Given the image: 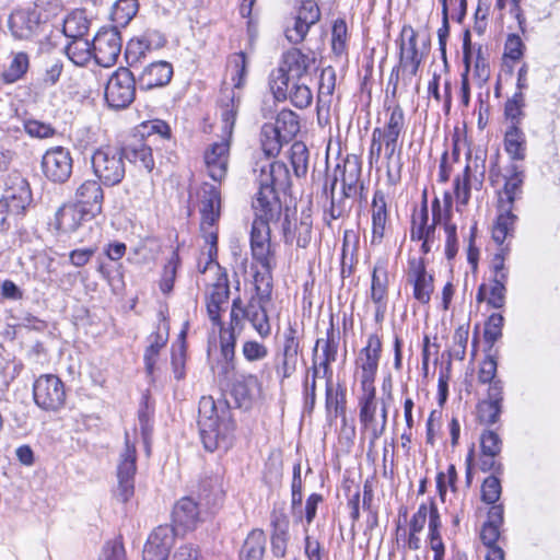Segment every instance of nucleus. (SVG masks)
Returning <instances> with one entry per match:
<instances>
[{"instance_id":"obj_40","label":"nucleus","mask_w":560,"mask_h":560,"mask_svg":"<svg viewBox=\"0 0 560 560\" xmlns=\"http://www.w3.org/2000/svg\"><path fill=\"white\" fill-rule=\"evenodd\" d=\"M139 10L138 0H117L112 5L110 19L114 23L113 27H126L136 16Z\"/></svg>"},{"instance_id":"obj_60","label":"nucleus","mask_w":560,"mask_h":560,"mask_svg":"<svg viewBox=\"0 0 560 560\" xmlns=\"http://www.w3.org/2000/svg\"><path fill=\"white\" fill-rule=\"evenodd\" d=\"M23 126L25 132L32 138L47 139L56 135V129L50 124L36 119H25Z\"/></svg>"},{"instance_id":"obj_48","label":"nucleus","mask_w":560,"mask_h":560,"mask_svg":"<svg viewBox=\"0 0 560 560\" xmlns=\"http://www.w3.org/2000/svg\"><path fill=\"white\" fill-rule=\"evenodd\" d=\"M261 148L266 155H277L283 143H287L279 131L272 126V124H265L260 132Z\"/></svg>"},{"instance_id":"obj_35","label":"nucleus","mask_w":560,"mask_h":560,"mask_svg":"<svg viewBox=\"0 0 560 560\" xmlns=\"http://www.w3.org/2000/svg\"><path fill=\"white\" fill-rule=\"evenodd\" d=\"M503 143L512 163L525 160L527 141L524 131L518 126H509L504 133Z\"/></svg>"},{"instance_id":"obj_42","label":"nucleus","mask_w":560,"mask_h":560,"mask_svg":"<svg viewBox=\"0 0 560 560\" xmlns=\"http://www.w3.org/2000/svg\"><path fill=\"white\" fill-rule=\"evenodd\" d=\"M89 28L90 21L83 11L75 10L63 19L62 32L70 39L83 38L88 34Z\"/></svg>"},{"instance_id":"obj_1","label":"nucleus","mask_w":560,"mask_h":560,"mask_svg":"<svg viewBox=\"0 0 560 560\" xmlns=\"http://www.w3.org/2000/svg\"><path fill=\"white\" fill-rule=\"evenodd\" d=\"M257 183L259 189L253 200L256 218L250 229V250L255 261L262 260L268 265V259H275L269 222L279 220L281 215L278 191H284L290 186L289 170L283 162H269L260 167Z\"/></svg>"},{"instance_id":"obj_58","label":"nucleus","mask_w":560,"mask_h":560,"mask_svg":"<svg viewBox=\"0 0 560 560\" xmlns=\"http://www.w3.org/2000/svg\"><path fill=\"white\" fill-rule=\"evenodd\" d=\"M478 419L481 423L492 425L500 419L502 405L494 401L482 400L477 406Z\"/></svg>"},{"instance_id":"obj_4","label":"nucleus","mask_w":560,"mask_h":560,"mask_svg":"<svg viewBox=\"0 0 560 560\" xmlns=\"http://www.w3.org/2000/svg\"><path fill=\"white\" fill-rule=\"evenodd\" d=\"M315 58L303 54L298 48H292L282 55L279 67L269 78L270 89L278 101H285L290 81L300 80L305 75Z\"/></svg>"},{"instance_id":"obj_55","label":"nucleus","mask_w":560,"mask_h":560,"mask_svg":"<svg viewBox=\"0 0 560 560\" xmlns=\"http://www.w3.org/2000/svg\"><path fill=\"white\" fill-rule=\"evenodd\" d=\"M387 110L389 112V117L385 126L381 128V132L383 135L400 137V135L405 131L406 126L404 110L399 105L388 107Z\"/></svg>"},{"instance_id":"obj_37","label":"nucleus","mask_w":560,"mask_h":560,"mask_svg":"<svg viewBox=\"0 0 560 560\" xmlns=\"http://www.w3.org/2000/svg\"><path fill=\"white\" fill-rule=\"evenodd\" d=\"M267 538L262 529L255 528L246 537L240 551V560H262Z\"/></svg>"},{"instance_id":"obj_17","label":"nucleus","mask_w":560,"mask_h":560,"mask_svg":"<svg viewBox=\"0 0 560 560\" xmlns=\"http://www.w3.org/2000/svg\"><path fill=\"white\" fill-rule=\"evenodd\" d=\"M230 299V285L226 273L218 277L217 282L213 283L209 295L206 299L207 314L212 325L223 329V322L221 319V312L224 311Z\"/></svg>"},{"instance_id":"obj_33","label":"nucleus","mask_w":560,"mask_h":560,"mask_svg":"<svg viewBox=\"0 0 560 560\" xmlns=\"http://www.w3.org/2000/svg\"><path fill=\"white\" fill-rule=\"evenodd\" d=\"M240 102V96H236L233 90L223 93V97L220 101V116L224 138L229 139L232 136Z\"/></svg>"},{"instance_id":"obj_51","label":"nucleus","mask_w":560,"mask_h":560,"mask_svg":"<svg viewBox=\"0 0 560 560\" xmlns=\"http://www.w3.org/2000/svg\"><path fill=\"white\" fill-rule=\"evenodd\" d=\"M336 86V72L332 67H327L322 70L318 83V104L329 105L331 96Z\"/></svg>"},{"instance_id":"obj_63","label":"nucleus","mask_w":560,"mask_h":560,"mask_svg":"<svg viewBox=\"0 0 560 560\" xmlns=\"http://www.w3.org/2000/svg\"><path fill=\"white\" fill-rule=\"evenodd\" d=\"M506 283L508 281L491 279V287L487 304L493 308H503L506 300Z\"/></svg>"},{"instance_id":"obj_57","label":"nucleus","mask_w":560,"mask_h":560,"mask_svg":"<svg viewBox=\"0 0 560 560\" xmlns=\"http://www.w3.org/2000/svg\"><path fill=\"white\" fill-rule=\"evenodd\" d=\"M502 493L501 482L498 476L487 477L481 485V500L487 504L497 505Z\"/></svg>"},{"instance_id":"obj_22","label":"nucleus","mask_w":560,"mask_h":560,"mask_svg":"<svg viewBox=\"0 0 560 560\" xmlns=\"http://www.w3.org/2000/svg\"><path fill=\"white\" fill-rule=\"evenodd\" d=\"M104 191L98 179L84 180L75 190V202L85 208L89 219L102 213Z\"/></svg>"},{"instance_id":"obj_45","label":"nucleus","mask_w":560,"mask_h":560,"mask_svg":"<svg viewBox=\"0 0 560 560\" xmlns=\"http://www.w3.org/2000/svg\"><path fill=\"white\" fill-rule=\"evenodd\" d=\"M388 273L385 266L376 264L372 272L371 300L374 303L387 302Z\"/></svg>"},{"instance_id":"obj_15","label":"nucleus","mask_w":560,"mask_h":560,"mask_svg":"<svg viewBox=\"0 0 560 560\" xmlns=\"http://www.w3.org/2000/svg\"><path fill=\"white\" fill-rule=\"evenodd\" d=\"M408 278L413 285V298L422 304H428L434 291V278L427 272L422 258L408 260Z\"/></svg>"},{"instance_id":"obj_34","label":"nucleus","mask_w":560,"mask_h":560,"mask_svg":"<svg viewBox=\"0 0 560 560\" xmlns=\"http://www.w3.org/2000/svg\"><path fill=\"white\" fill-rule=\"evenodd\" d=\"M260 266V270L254 273V285L256 294L252 298L260 301H271L272 294V270L276 266L275 259H268V265L262 260L256 261Z\"/></svg>"},{"instance_id":"obj_10","label":"nucleus","mask_w":560,"mask_h":560,"mask_svg":"<svg viewBox=\"0 0 560 560\" xmlns=\"http://www.w3.org/2000/svg\"><path fill=\"white\" fill-rule=\"evenodd\" d=\"M300 353L301 346L298 329L295 325L290 324L283 334V342L276 353L275 370L280 383L295 373Z\"/></svg>"},{"instance_id":"obj_61","label":"nucleus","mask_w":560,"mask_h":560,"mask_svg":"<svg viewBox=\"0 0 560 560\" xmlns=\"http://www.w3.org/2000/svg\"><path fill=\"white\" fill-rule=\"evenodd\" d=\"M502 440L492 430H485L480 435V448L482 455L498 456L502 451Z\"/></svg>"},{"instance_id":"obj_41","label":"nucleus","mask_w":560,"mask_h":560,"mask_svg":"<svg viewBox=\"0 0 560 560\" xmlns=\"http://www.w3.org/2000/svg\"><path fill=\"white\" fill-rule=\"evenodd\" d=\"M120 149L125 153V159L129 160V162L145 168L148 172L153 170L154 160L152 150L148 144L138 141L133 144Z\"/></svg>"},{"instance_id":"obj_7","label":"nucleus","mask_w":560,"mask_h":560,"mask_svg":"<svg viewBox=\"0 0 560 560\" xmlns=\"http://www.w3.org/2000/svg\"><path fill=\"white\" fill-rule=\"evenodd\" d=\"M136 96L135 74L128 68H118L108 79L105 100L109 107L121 109L128 107Z\"/></svg>"},{"instance_id":"obj_14","label":"nucleus","mask_w":560,"mask_h":560,"mask_svg":"<svg viewBox=\"0 0 560 560\" xmlns=\"http://www.w3.org/2000/svg\"><path fill=\"white\" fill-rule=\"evenodd\" d=\"M175 529L171 525H160L149 535L143 548V560H167L175 542Z\"/></svg>"},{"instance_id":"obj_2","label":"nucleus","mask_w":560,"mask_h":560,"mask_svg":"<svg viewBox=\"0 0 560 560\" xmlns=\"http://www.w3.org/2000/svg\"><path fill=\"white\" fill-rule=\"evenodd\" d=\"M198 427L200 439L209 452L228 451L232 445L235 423L226 401H214L211 396H203L199 401Z\"/></svg>"},{"instance_id":"obj_32","label":"nucleus","mask_w":560,"mask_h":560,"mask_svg":"<svg viewBox=\"0 0 560 560\" xmlns=\"http://www.w3.org/2000/svg\"><path fill=\"white\" fill-rule=\"evenodd\" d=\"M387 209L385 196L376 190L372 200V244H380L385 234Z\"/></svg>"},{"instance_id":"obj_49","label":"nucleus","mask_w":560,"mask_h":560,"mask_svg":"<svg viewBox=\"0 0 560 560\" xmlns=\"http://www.w3.org/2000/svg\"><path fill=\"white\" fill-rule=\"evenodd\" d=\"M310 152L302 141H295L290 149V161L296 177H304L308 171Z\"/></svg>"},{"instance_id":"obj_6","label":"nucleus","mask_w":560,"mask_h":560,"mask_svg":"<svg viewBox=\"0 0 560 560\" xmlns=\"http://www.w3.org/2000/svg\"><path fill=\"white\" fill-rule=\"evenodd\" d=\"M137 474V448L135 442L125 433V444L119 453L116 476L117 489L116 498L121 502H127L135 493V477Z\"/></svg>"},{"instance_id":"obj_52","label":"nucleus","mask_w":560,"mask_h":560,"mask_svg":"<svg viewBox=\"0 0 560 560\" xmlns=\"http://www.w3.org/2000/svg\"><path fill=\"white\" fill-rule=\"evenodd\" d=\"M348 49V27L343 19H337L331 27V50L336 56H342Z\"/></svg>"},{"instance_id":"obj_23","label":"nucleus","mask_w":560,"mask_h":560,"mask_svg":"<svg viewBox=\"0 0 560 560\" xmlns=\"http://www.w3.org/2000/svg\"><path fill=\"white\" fill-rule=\"evenodd\" d=\"M503 177L504 185L502 190L499 191L498 205L514 208V202L520 200L523 195L525 171L521 165L510 163Z\"/></svg>"},{"instance_id":"obj_36","label":"nucleus","mask_w":560,"mask_h":560,"mask_svg":"<svg viewBox=\"0 0 560 560\" xmlns=\"http://www.w3.org/2000/svg\"><path fill=\"white\" fill-rule=\"evenodd\" d=\"M325 406L329 418H341L346 423L347 398L346 387L338 384L335 388L332 384L326 385Z\"/></svg>"},{"instance_id":"obj_27","label":"nucleus","mask_w":560,"mask_h":560,"mask_svg":"<svg viewBox=\"0 0 560 560\" xmlns=\"http://www.w3.org/2000/svg\"><path fill=\"white\" fill-rule=\"evenodd\" d=\"M173 77V67L167 61H154L148 65L139 74L138 83L143 90L167 85Z\"/></svg>"},{"instance_id":"obj_13","label":"nucleus","mask_w":560,"mask_h":560,"mask_svg":"<svg viewBox=\"0 0 560 560\" xmlns=\"http://www.w3.org/2000/svg\"><path fill=\"white\" fill-rule=\"evenodd\" d=\"M44 175L54 183H65L72 173V158L68 149L55 147L46 151L42 159Z\"/></svg>"},{"instance_id":"obj_16","label":"nucleus","mask_w":560,"mask_h":560,"mask_svg":"<svg viewBox=\"0 0 560 560\" xmlns=\"http://www.w3.org/2000/svg\"><path fill=\"white\" fill-rule=\"evenodd\" d=\"M362 162L357 155H347L342 165L338 164L335 175L341 182L342 195L345 197H355L363 188L361 182Z\"/></svg>"},{"instance_id":"obj_8","label":"nucleus","mask_w":560,"mask_h":560,"mask_svg":"<svg viewBox=\"0 0 560 560\" xmlns=\"http://www.w3.org/2000/svg\"><path fill=\"white\" fill-rule=\"evenodd\" d=\"M418 34L411 25H404L400 33L399 43V66L394 68L390 73V81H398V72L409 80L415 77L422 62V55L418 50Z\"/></svg>"},{"instance_id":"obj_62","label":"nucleus","mask_w":560,"mask_h":560,"mask_svg":"<svg viewBox=\"0 0 560 560\" xmlns=\"http://www.w3.org/2000/svg\"><path fill=\"white\" fill-rule=\"evenodd\" d=\"M503 323L504 317L499 313L491 314L486 322L483 338L490 346L501 338Z\"/></svg>"},{"instance_id":"obj_29","label":"nucleus","mask_w":560,"mask_h":560,"mask_svg":"<svg viewBox=\"0 0 560 560\" xmlns=\"http://www.w3.org/2000/svg\"><path fill=\"white\" fill-rule=\"evenodd\" d=\"M89 218L84 207L77 203L63 205L55 215L56 229L62 233H72Z\"/></svg>"},{"instance_id":"obj_11","label":"nucleus","mask_w":560,"mask_h":560,"mask_svg":"<svg viewBox=\"0 0 560 560\" xmlns=\"http://www.w3.org/2000/svg\"><path fill=\"white\" fill-rule=\"evenodd\" d=\"M121 37L117 27L103 28L92 40L93 59L104 68L116 63L121 51Z\"/></svg>"},{"instance_id":"obj_25","label":"nucleus","mask_w":560,"mask_h":560,"mask_svg":"<svg viewBox=\"0 0 560 560\" xmlns=\"http://www.w3.org/2000/svg\"><path fill=\"white\" fill-rule=\"evenodd\" d=\"M221 196L218 187L205 184L200 199L201 230L213 228L220 218Z\"/></svg>"},{"instance_id":"obj_26","label":"nucleus","mask_w":560,"mask_h":560,"mask_svg":"<svg viewBox=\"0 0 560 560\" xmlns=\"http://www.w3.org/2000/svg\"><path fill=\"white\" fill-rule=\"evenodd\" d=\"M504 522V506L503 504L492 505L487 515V521L483 523L480 529V539L482 544L488 548V552L493 549H502L497 545L500 535L501 527Z\"/></svg>"},{"instance_id":"obj_43","label":"nucleus","mask_w":560,"mask_h":560,"mask_svg":"<svg viewBox=\"0 0 560 560\" xmlns=\"http://www.w3.org/2000/svg\"><path fill=\"white\" fill-rule=\"evenodd\" d=\"M272 126L279 131L285 142L292 140L300 131L299 116L291 109H282Z\"/></svg>"},{"instance_id":"obj_47","label":"nucleus","mask_w":560,"mask_h":560,"mask_svg":"<svg viewBox=\"0 0 560 560\" xmlns=\"http://www.w3.org/2000/svg\"><path fill=\"white\" fill-rule=\"evenodd\" d=\"M337 183H338V176L334 175L330 184L329 185L326 184L324 187V192L326 194L327 197L330 198V206L325 211V214L328 215L330 220H337V219L341 218L349 209L347 206V202H346V200L349 197H345L342 194H341V197L338 199L335 197V189H336Z\"/></svg>"},{"instance_id":"obj_59","label":"nucleus","mask_w":560,"mask_h":560,"mask_svg":"<svg viewBox=\"0 0 560 560\" xmlns=\"http://www.w3.org/2000/svg\"><path fill=\"white\" fill-rule=\"evenodd\" d=\"M298 108H306L313 102V93L306 84L293 83L290 92L288 91L287 98Z\"/></svg>"},{"instance_id":"obj_3","label":"nucleus","mask_w":560,"mask_h":560,"mask_svg":"<svg viewBox=\"0 0 560 560\" xmlns=\"http://www.w3.org/2000/svg\"><path fill=\"white\" fill-rule=\"evenodd\" d=\"M60 7L55 1L37 0L32 5L18 8L8 18V26L16 39H32L42 34Z\"/></svg>"},{"instance_id":"obj_20","label":"nucleus","mask_w":560,"mask_h":560,"mask_svg":"<svg viewBox=\"0 0 560 560\" xmlns=\"http://www.w3.org/2000/svg\"><path fill=\"white\" fill-rule=\"evenodd\" d=\"M382 352V341L376 334L370 335L366 346L360 352L361 361V385L363 390L368 386H374V378L378 368V361Z\"/></svg>"},{"instance_id":"obj_28","label":"nucleus","mask_w":560,"mask_h":560,"mask_svg":"<svg viewBox=\"0 0 560 560\" xmlns=\"http://www.w3.org/2000/svg\"><path fill=\"white\" fill-rule=\"evenodd\" d=\"M172 518L175 526L194 529L200 521L199 504L191 497L182 498L173 508Z\"/></svg>"},{"instance_id":"obj_30","label":"nucleus","mask_w":560,"mask_h":560,"mask_svg":"<svg viewBox=\"0 0 560 560\" xmlns=\"http://www.w3.org/2000/svg\"><path fill=\"white\" fill-rule=\"evenodd\" d=\"M269 302L250 298L247 303V320L262 339L268 338L271 334V325L266 310Z\"/></svg>"},{"instance_id":"obj_21","label":"nucleus","mask_w":560,"mask_h":560,"mask_svg":"<svg viewBox=\"0 0 560 560\" xmlns=\"http://www.w3.org/2000/svg\"><path fill=\"white\" fill-rule=\"evenodd\" d=\"M313 220L310 213L302 212L299 220L293 222L285 214L282 222V234L285 244L294 242L301 248H306L312 240Z\"/></svg>"},{"instance_id":"obj_19","label":"nucleus","mask_w":560,"mask_h":560,"mask_svg":"<svg viewBox=\"0 0 560 560\" xmlns=\"http://www.w3.org/2000/svg\"><path fill=\"white\" fill-rule=\"evenodd\" d=\"M230 156V141L223 138L220 142L212 143L203 154L208 175L214 182H221L226 176Z\"/></svg>"},{"instance_id":"obj_46","label":"nucleus","mask_w":560,"mask_h":560,"mask_svg":"<svg viewBox=\"0 0 560 560\" xmlns=\"http://www.w3.org/2000/svg\"><path fill=\"white\" fill-rule=\"evenodd\" d=\"M28 67V55L20 51L13 56L9 67L2 72V80L9 84L15 83L25 75Z\"/></svg>"},{"instance_id":"obj_18","label":"nucleus","mask_w":560,"mask_h":560,"mask_svg":"<svg viewBox=\"0 0 560 560\" xmlns=\"http://www.w3.org/2000/svg\"><path fill=\"white\" fill-rule=\"evenodd\" d=\"M0 200L26 213L32 202V192L28 182L18 172L11 173L4 180V191Z\"/></svg>"},{"instance_id":"obj_5","label":"nucleus","mask_w":560,"mask_h":560,"mask_svg":"<svg viewBox=\"0 0 560 560\" xmlns=\"http://www.w3.org/2000/svg\"><path fill=\"white\" fill-rule=\"evenodd\" d=\"M91 162L95 176L105 186H116L125 177V153L120 148L102 147L94 151Z\"/></svg>"},{"instance_id":"obj_39","label":"nucleus","mask_w":560,"mask_h":560,"mask_svg":"<svg viewBox=\"0 0 560 560\" xmlns=\"http://www.w3.org/2000/svg\"><path fill=\"white\" fill-rule=\"evenodd\" d=\"M65 51L75 66H86L93 58V47L86 38H72L67 46Z\"/></svg>"},{"instance_id":"obj_44","label":"nucleus","mask_w":560,"mask_h":560,"mask_svg":"<svg viewBox=\"0 0 560 560\" xmlns=\"http://www.w3.org/2000/svg\"><path fill=\"white\" fill-rule=\"evenodd\" d=\"M360 406V422L365 427L372 428L375 422L376 415V389L374 386H368V389L364 390V395L359 400Z\"/></svg>"},{"instance_id":"obj_50","label":"nucleus","mask_w":560,"mask_h":560,"mask_svg":"<svg viewBox=\"0 0 560 560\" xmlns=\"http://www.w3.org/2000/svg\"><path fill=\"white\" fill-rule=\"evenodd\" d=\"M525 95L521 91H516L511 98L505 102L504 117L511 121L510 126H518L525 116Z\"/></svg>"},{"instance_id":"obj_31","label":"nucleus","mask_w":560,"mask_h":560,"mask_svg":"<svg viewBox=\"0 0 560 560\" xmlns=\"http://www.w3.org/2000/svg\"><path fill=\"white\" fill-rule=\"evenodd\" d=\"M498 210L499 214L492 228V240L502 245L506 238L514 236L517 215L513 213L511 206L498 205Z\"/></svg>"},{"instance_id":"obj_56","label":"nucleus","mask_w":560,"mask_h":560,"mask_svg":"<svg viewBox=\"0 0 560 560\" xmlns=\"http://www.w3.org/2000/svg\"><path fill=\"white\" fill-rule=\"evenodd\" d=\"M24 215L25 213L19 210V207L0 200V232L7 233L11 228L16 226Z\"/></svg>"},{"instance_id":"obj_24","label":"nucleus","mask_w":560,"mask_h":560,"mask_svg":"<svg viewBox=\"0 0 560 560\" xmlns=\"http://www.w3.org/2000/svg\"><path fill=\"white\" fill-rule=\"evenodd\" d=\"M374 129L381 133L380 140L382 142V147H384L385 150L388 182L395 185L400 180L402 170L401 150L398 149L399 137L383 135L381 132V127H376Z\"/></svg>"},{"instance_id":"obj_54","label":"nucleus","mask_w":560,"mask_h":560,"mask_svg":"<svg viewBox=\"0 0 560 560\" xmlns=\"http://www.w3.org/2000/svg\"><path fill=\"white\" fill-rule=\"evenodd\" d=\"M179 265V254L178 250L175 249L172 252L171 257L168 258L166 265L164 266L162 278L160 281V289L164 294H168L172 292L176 279L177 268Z\"/></svg>"},{"instance_id":"obj_38","label":"nucleus","mask_w":560,"mask_h":560,"mask_svg":"<svg viewBox=\"0 0 560 560\" xmlns=\"http://www.w3.org/2000/svg\"><path fill=\"white\" fill-rule=\"evenodd\" d=\"M271 525L273 527L270 537L271 552L277 558H283L287 553L289 541L288 521L285 517L280 518L279 516H273L271 520Z\"/></svg>"},{"instance_id":"obj_64","label":"nucleus","mask_w":560,"mask_h":560,"mask_svg":"<svg viewBox=\"0 0 560 560\" xmlns=\"http://www.w3.org/2000/svg\"><path fill=\"white\" fill-rule=\"evenodd\" d=\"M296 18L299 21H302L310 26L315 25L320 19L318 4L314 0L302 1L298 10Z\"/></svg>"},{"instance_id":"obj_53","label":"nucleus","mask_w":560,"mask_h":560,"mask_svg":"<svg viewBox=\"0 0 560 560\" xmlns=\"http://www.w3.org/2000/svg\"><path fill=\"white\" fill-rule=\"evenodd\" d=\"M244 319H247V304L244 305L241 298H236L232 302L229 328H223L221 334H233V336H236V332H240L243 329Z\"/></svg>"},{"instance_id":"obj_12","label":"nucleus","mask_w":560,"mask_h":560,"mask_svg":"<svg viewBox=\"0 0 560 560\" xmlns=\"http://www.w3.org/2000/svg\"><path fill=\"white\" fill-rule=\"evenodd\" d=\"M165 35L159 30L148 28L140 36L131 38L126 46L125 58L131 68L145 58L147 54L166 45Z\"/></svg>"},{"instance_id":"obj_9","label":"nucleus","mask_w":560,"mask_h":560,"mask_svg":"<svg viewBox=\"0 0 560 560\" xmlns=\"http://www.w3.org/2000/svg\"><path fill=\"white\" fill-rule=\"evenodd\" d=\"M35 404L45 411H58L66 402L63 382L54 374L40 375L33 384Z\"/></svg>"}]
</instances>
